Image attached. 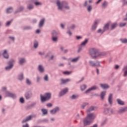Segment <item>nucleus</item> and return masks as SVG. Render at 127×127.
Returning <instances> with one entry per match:
<instances>
[{"label": "nucleus", "instance_id": "nucleus-1", "mask_svg": "<svg viewBox=\"0 0 127 127\" xmlns=\"http://www.w3.org/2000/svg\"><path fill=\"white\" fill-rule=\"evenodd\" d=\"M96 119V114L92 113L88 114L86 118L83 119V123L84 127H87V126H90L91 124L94 123V121Z\"/></svg>", "mask_w": 127, "mask_h": 127}, {"label": "nucleus", "instance_id": "nucleus-2", "mask_svg": "<svg viewBox=\"0 0 127 127\" xmlns=\"http://www.w3.org/2000/svg\"><path fill=\"white\" fill-rule=\"evenodd\" d=\"M45 96L40 94V100L41 103H45V102H48L51 99V93L48 92L45 93Z\"/></svg>", "mask_w": 127, "mask_h": 127}, {"label": "nucleus", "instance_id": "nucleus-3", "mask_svg": "<svg viewBox=\"0 0 127 127\" xmlns=\"http://www.w3.org/2000/svg\"><path fill=\"white\" fill-rule=\"evenodd\" d=\"M68 4L69 3L66 1H62V2L60 1V0H57V5L58 7V9H60L61 10H62L63 7L66 6V5H68Z\"/></svg>", "mask_w": 127, "mask_h": 127}, {"label": "nucleus", "instance_id": "nucleus-4", "mask_svg": "<svg viewBox=\"0 0 127 127\" xmlns=\"http://www.w3.org/2000/svg\"><path fill=\"white\" fill-rule=\"evenodd\" d=\"M104 113L107 116H112V115H115V112L114 109L111 108H106L104 109Z\"/></svg>", "mask_w": 127, "mask_h": 127}, {"label": "nucleus", "instance_id": "nucleus-5", "mask_svg": "<svg viewBox=\"0 0 127 127\" xmlns=\"http://www.w3.org/2000/svg\"><path fill=\"white\" fill-rule=\"evenodd\" d=\"M13 63H14V60L13 59H11L9 61H8L7 63L8 66L5 67V70H6V71H8L10 70V69H12L14 66Z\"/></svg>", "mask_w": 127, "mask_h": 127}, {"label": "nucleus", "instance_id": "nucleus-6", "mask_svg": "<svg viewBox=\"0 0 127 127\" xmlns=\"http://www.w3.org/2000/svg\"><path fill=\"white\" fill-rule=\"evenodd\" d=\"M33 118H36V114L33 115H29L26 117L25 119H23L22 121V124H24V123H26L27 122H29L30 121H32Z\"/></svg>", "mask_w": 127, "mask_h": 127}, {"label": "nucleus", "instance_id": "nucleus-7", "mask_svg": "<svg viewBox=\"0 0 127 127\" xmlns=\"http://www.w3.org/2000/svg\"><path fill=\"white\" fill-rule=\"evenodd\" d=\"M5 94L6 95V97L11 98L13 100H15V99H16V95L15 94V93H14L13 92L6 91L5 92Z\"/></svg>", "mask_w": 127, "mask_h": 127}, {"label": "nucleus", "instance_id": "nucleus-8", "mask_svg": "<svg viewBox=\"0 0 127 127\" xmlns=\"http://www.w3.org/2000/svg\"><path fill=\"white\" fill-rule=\"evenodd\" d=\"M69 92V89L68 88H65L63 90H62L59 94V97L61 98V97H63V96L66 95L67 93Z\"/></svg>", "mask_w": 127, "mask_h": 127}, {"label": "nucleus", "instance_id": "nucleus-9", "mask_svg": "<svg viewBox=\"0 0 127 127\" xmlns=\"http://www.w3.org/2000/svg\"><path fill=\"white\" fill-rule=\"evenodd\" d=\"M60 111V107L57 106L55 107L54 109L50 111L51 115H56L57 113Z\"/></svg>", "mask_w": 127, "mask_h": 127}, {"label": "nucleus", "instance_id": "nucleus-10", "mask_svg": "<svg viewBox=\"0 0 127 127\" xmlns=\"http://www.w3.org/2000/svg\"><path fill=\"white\" fill-rule=\"evenodd\" d=\"M89 64L90 66H91V67H101V64H100V61H96V63H94V62L92 61H90L89 62Z\"/></svg>", "mask_w": 127, "mask_h": 127}, {"label": "nucleus", "instance_id": "nucleus-11", "mask_svg": "<svg viewBox=\"0 0 127 127\" xmlns=\"http://www.w3.org/2000/svg\"><path fill=\"white\" fill-rule=\"evenodd\" d=\"M89 52L91 56H93V55H96V54H99V51L94 48L90 49Z\"/></svg>", "mask_w": 127, "mask_h": 127}, {"label": "nucleus", "instance_id": "nucleus-12", "mask_svg": "<svg viewBox=\"0 0 127 127\" xmlns=\"http://www.w3.org/2000/svg\"><path fill=\"white\" fill-rule=\"evenodd\" d=\"M24 96L26 100H30L32 98V92L31 91H27L25 92Z\"/></svg>", "mask_w": 127, "mask_h": 127}, {"label": "nucleus", "instance_id": "nucleus-13", "mask_svg": "<svg viewBox=\"0 0 127 127\" xmlns=\"http://www.w3.org/2000/svg\"><path fill=\"white\" fill-rule=\"evenodd\" d=\"M96 90H98V86L97 85H94L90 88H89L88 89H87L85 93L86 94L89 93V92H91V91H96Z\"/></svg>", "mask_w": 127, "mask_h": 127}, {"label": "nucleus", "instance_id": "nucleus-14", "mask_svg": "<svg viewBox=\"0 0 127 127\" xmlns=\"http://www.w3.org/2000/svg\"><path fill=\"white\" fill-rule=\"evenodd\" d=\"M97 110H98V107L96 106H91L88 108L86 112L87 113H91V112H93V111H97Z\"/></svg>", "mask_w": 127, "mask_h": 127}, {"label": "nucleus", "instance_id": "nucleus-15", "mask_svg": "<svg viewBox=\"0 0 127 127\" xmlns=\"http://www.w3.org/2000/svg\"><path fill=\"white\" fill-rule=\"evenodd\" d=\"M108 103L110 106L113 105V93H110L108 96Z\"/></svg>", "mask_w": 127, "mask_h": 127}, {"label": "nucleus", "instance_id": "nucleus-16", "mask_svg": "<svg viewBox=\"0 0 127 127\" xmlns=\"http://www.w3.org/2000/svg\"><path fill=\"white\" fill-rule=\"evenodd\" d=\"M44 23H45V18H43L41 19L39 23V28H41V27H43L44 25Z\"/></svg>", "mask_w": 127, "mask_h": 127}, {"label": "nucleus", "instance_id": "nucleus-17", "mask_svg": "<svg viewBox=\"0 0 127 127\" xmlns=\"http://www.w3.org/2000/svg\"><path fill=\"white\" fill-rule=\"evenodd\" d=\"M2 55L5 59H8L9 58V55H8V53H7V51L6 50H4V52Z\"/></svg>", "mask_w": 127, "mask_h": 127}, {"label": "nucleus", "instance_id": "nucleus-18", "mask_svg": "<svg viewBox=\"0 0 127 127\" xmlns=\"http://www.w3.org/2000/svg\"><path fill=\"white\" fill-rule=\"evenodd\" d=\"M100 86L101 87V88L103 89V90H106L107 89L110 88V85L107 84H100Z\"/></svg>", "mask_w": 127, "mask_h": 127}, {"label": "nucleus", "instance_id": "nucleus-19", "mask_svg": "<svg viewBox=\"0 0 127 127\" xmlns=\"http://www.w3.org/2000/svg\"><path fill=\"white\" fill-rule=\"evenodd\" d=\"M127 112V106L124 107L118 111L119 114H124Z\"/></svg>", "mask_w": 127, "mask_h": 127}, {"label": "nucleus", "instance_id": "nucleus-20", "mask_svg": "<svg viewBox=\"0 0 127 127\" xmlns=\"http://www.w3.org/2000/svg\"><path fill=\"white\" fill-rule=\"evenodd\" d=\"M38 70L40 73H44L45 71L44 67H43V66H42L41 64L38 65Z\"/></svg>", "mask_w": 127, "mask_h": 127}, {"label": "nucleus", "instance_id": "nucleus-21", "mask_svg": "<svg viewBox=\"0 0 127 127\" xmlns=\"http://www.w3.org/2000/svg\"><path fill=\"white\" fill-rule=\"evenodd\" d=\"M42 113V116H46L48 115V110L45 108H43L41 110Z\"/></svg>", "mask_w": 127, "mask_h": 127}, {"label": "nucleus", "instance_id": "nucleus-22", "mask_svg": "<svg viewBox=\"0 0 127 127\" xmlns=\"http://www.w3.org/2000/svg\"><path fill=\"white\" fill-rule=\"evenodd\" d=\"M97 24H98V22H97V21H94V24L92 26L91 30L95 31V30H96V29L97 28V26H98Z\"/></svg>", "mask_w": 127, "mask_h": 127}, {"label": "nucleus", "instance_id": "nucleus-23", "mask_svg": "<svg viewBox=\"0 0 127 127\" xmlns=\"http://www.w3.org/2000/svg\"><path fill=\"white\" fill-rule=\"evenodd\" d=\"M106 94H107V91H102L100 94V97L101 100H105V97L106 96Z\"/></svg>", "mask_w": 127, "mask_h": 127}, {"label": "nucleus", "instance_id": "nucleus-24", "mask_svg": "<svg viewBox=\"0 0 127 127\" xmlns=\"http://www.w3.org/2000/svg\"><path fill=\"white\" fill-rule=\"evenodd\" d=\"M23 9H24V7L23 6H20L18 10H16L14 12V14H16V13H18L19 12H21V11H23Z\"/></svg>", "mask_w": 127, "mask_h": 127}, {"label": "nucleus", "instance_id": "nucleus-25", "mask_svg": "<svg viewBox=\"0 0 127 127\" xmlns=\"http://www.w3.org/2000/svg\"><path fill=\"white\" fill-rule=\"evenodd\" d=\"M117 102L118 105H120V106H125V102H124L120 99H117Z\"/></svg>", "mask_w": 127, "mask_h": 127}, {"label": "nucleus", "instance_id": "nucleus-26", "mask_svg": "<svg viewBox=\"0 0 127 127\" xmlns=\"http://www.w3.org/2000/svg\"><path fill=\"white\" fill-rule=\"evenodd\" d=\"M68 82H70V80H61L60 83V85H65V84H67Z\"/></svg>", "mask_w": 127, "mask_h": 127}, {"label": "nucleus", "instance_id": "nucleus-27", "mask_svg": "<svg viewBox=\"0 0 127 127\" xmlns=\"http://www.w3.org/2000/svg\"><path fill=\"white\" fill-rule=\"evenodd\" d=\"M78 98H79V95L76 94H73L69 97V99H70V100H76Z\"/></svg>", "mask_w": 127, "mask_h": 127}, {"label": "nucleus", "instance_id": "nucleus-28", "mask_svg": "<svg viewBox=\"0 0 127 127\" xmlns=\"http://www.w3.org/2000/svg\"><path fill=\"white\" fill-rule=\"evenodd\" d=\"M13 11V8L12 7H9L6 9L7 13H11Z\"/></svg>", "mask_w": 127, "mask_h": 127}, {"label": "nucleus", "instance_id": "nucleus-29", "mask_svg": "<svg viewBox=\"0 0 127 127\" xmlns=\"http://www.w3.org/2000/svg\"><path fill=\"white\" fill-rule=\"evenodd\" d=\"M88 42H89V39H85V40L80 44V45L81 46H85Z\"/></svg>", "mask_w": 127, "mask_h": 127}, {"label": "nucleus", "instance_id": "nucleus-30", "mask_svg": "<svg viewBox=\"0 0 127 127\" xmlns=\"http://www.w3.org/2000/svg\"><path fill=\"white\" fill-rule=\"evenodd\" d=\"M33 47L34 49H37V47H38V42L36 41V40H35L34 41V46Z\"/></svg>", "mask_w": 127, "mask_h": 127}, {"label": "nucleus", "instance_id": "nucleus-31", "mask_svg": "<svg viewBox=\"0 0 127 127\" xmlns=\"http://www.w3.org/2000/svg\"><path fill=\"white\" fill-rule=\"evenodd\" d=\"M118 26V23L115 22L111 25V30H114Z\"/></svg>", "mask_w": 127, "mask_h": 127}, {"label": "nucleus", "instance_id": "nucleus-32", "mask_svg": "<svg viewBox=\"0 0 127 127\" xmlns=\"http://www.w3.org/2000/svg\"><path fill=\"white\" fill-rule=\"evenodd\" d=\"M105 29H106L107 30H110V23L108 22L103 27Z\"/></svg>", "mask_w": 127, "mask_h": 127}, {"label": "nucleus", "instance_id": "nucleus-33", "mask_svg": "<svg viewBox=\"0 0 127 127\" xmlns=\"http://www.w3.org/2000/svg\"><path fill=\"white\" fill-rule=\"evenodd\" d=\"M108 2L107 1H104L102 3V8H106L108 6Z\"/></svg>", "mask_w": 127, "mask_h": 127}, {"label": "nucleus", "instance_id": "nucleus-34", "mask_svg": "<svg viewBox=\"0 0 127 127\" xmlns=\"http://www.w3.org/2000/svg\"><path fill=\"white\" fill-rule=\"evenodd\" d=\"M24 63H25V59L21 58L19 61V64L22 65Z\"/></svg>", "mask_w": 127, "mask_h": 127}, {"label": "nucleus", "instance_id": "nucleus-35", "mask_svg": "<svg viewBox=\"0 0 127 127\" xmlns=\"http://www.w3.org/2000/svg\"><path fill=\"white\" fill-rule=\"evenodd\" d=\"M36 105V103L34 102V103H32L31 105L28 106L27 109L28 110H29V109H31V108H33V107H34Z\"/></svg>", "mask_w": 127, "mask_h": 127}, {"label": "nucleus", "instance_id": "nucleus-36", "mask_svg": "<svg viewBox=\"0 0 127 127\" xmlns=\"http://www.w3.org/2000/svg\"><path fill=\"white\" fill-rule=\"evenodd\" d=\"M92 9L93 7H92V5H89L87 7V10L88 12H91Z\"/></svg>", "mask_w": 127, "mask_h": 127}, {"label": "nucleus", "instance_id": "nucleus-37", "mask_svg": "<svg viewBox=\"0 0 127 127\" xmlns=\"http://www.w3.org/2000/svg\"><path fill=\"white\" fill-rule=\"evenodd\" d=\"M27 8L28 9H29V10H31V9H33V8H34V6H33V5H32L31 4H29L27 6Z\"/></svg>", "mask_w": 127, "mask_h": 127}, {"label": "nucleus", "instance_id": "nucleus-38", "mask_svg": "<svg viewBox=\"0 0 127 127\" xmlns=\"http://www.w3.org/2000/svg\"><path fill=\"white\" fill-rule=\"evenodd\" d=\"M52 35L53 36H57V35H58V33L57 32V31H56V30H54L52 31Z\"/></svg>", "mask_w": 127, "mask_h": 127}, {"label": "nucleus", "instance_id": "nucleus-39", "mask_svg": "<svg viewBox=\"0 0 127 127\" xmlns=\"http://www.w3.org/2000/svg\"><path fill=\"white\" fill-rule=\"evenodd\" d=\"M79 59H80V57H77L76 58H73L71 60V62H72V63L77 62V61H78V60H79Z\"/></svg>", "mask_w": 127, "mask_h": 127}, {"label": "nucleus", "instance_id": "nucleus-40", "mask_svg": "<svg viewBox=\"0 0 127 127\" xmlns=\"http://www.w3.org/2000/svg\"><path fill=\"white\" fill-rule=\"evenodd\" d=\"M52 39L54 42H57L58 41V37L57 36H53Z\"/></svg>", "mask_w": 127, "mask_h": 127}, {"label": "nucleus", "instance_id": "nucleus-41", "mask_svg": "<svg viewBox=\"0 0 127 127\" xmlns=\"http://www.w3.org/2000/svg\"><path fill=\"white\" fill-rule=\"evenodd\" d=\"M63 74L64 75H70V74H72V71H69L68 70L64 71L63 72Z\"/></svg>", "mask_w": 127, "mask_h": 127}, {"label": "nucleus", "instance_id": "nucleus-42", "mask_svg": "<svg viewBox=\"0 0 127 127\" xmlns=\"http://www.w3.org/2000/svg\"><path fill=\"white\" fill-rule=\"evenodd\" d=\"M80 89L81 91H84V90H85V89H87V85H86L85 84H83L81 85L80 87Z\"/></svg>", "mask_w": 127, "mask_h": 127}, {"label": "nucleus", "instance_id": "nucleus-43", "mask_svg": "<svg viewBox=\"0 0 127 127\" xmlns=\"http://www.w3.org/2000/svg\"><path fill=\"white\" fill-rule=\"evenodd\" d=\"M120 41H121L122 43H124L125 44H126L127 43V38L121 39Z\"/></svg>", "mask_w": 127, "mask_h": 127}, {"label": "nucleus", "instance_id": "nucleus-44", "mask_svg": "<svg viewBox=\"0 0 127 127\" xmlns=\"http://www.w3.org/2000/svg\"><path fill=\"white\" fill-rule=\"evenodd\" d=\"M30 29H32V28L30 26H28L24 27V30H30Z\"/></svg>", "mask_w": 127, "mask_h": 127}, {"label": "nucleus", "instance_id": "nucleus-45", "mask_svg": "<svg viewBox=\"0 0 127 127\" xmlns=\"http://www.w3.org/2000/svg\"><path fill=\"white\" fill-rule=\"evenodd\" d=\"M89 105V103H83L81 105V109H85V107L86 106H88Z\"/></svg>", "mask_w": 127, "mask_h": 127}, {"label": "nucleus", "instance_id": "nucleus-46", "mask_svg": "<svg viewBox=\"0 0 127 127\" xmlns=\"http://www.w3.org/2000/svg\"><path fill=\"white\" fill-rule=\"evenodd\" d=\"M34 4L35 5H36V6H38V5H42V3L38 1H37L36 2H35Z\"/></svg>", "mask_w": 127, "mask_h": 127}, {"label": "nucleus", "instance_id": "nucleus-47", "mask_svg": "<svg viewBox=\"0 0 127 127\" xmlns=\"http://www.w3.org/2000/svg\"><path fill=\"white\" fill-rule=\"evenodd\" d=\"M107 121H108L107 119H105V120L101 123V126L104 127V126L107 124Z\"/></svg>", "mask_w": 127, "mask_h": 127}, {"label": "nucleus", "instance_id": "nucleus-48", "mask_svg": "<svg viewBox=\"0 0 127 127\" xmlns=\"http://www.w3.org/2000/svg\"><path fill=\"white\" fill-rule=\"evenodd\" d=\"M18 80H23V73L19 75Z\"/></svg>", "mask_w": 127, "mask_h": 127}, {"label": "nucleus", "instance_id": "nucleus-49", "mask_svg": "<svg viewBox=\"0 0 127 127\" xmlns=\"http://www.w3.org/2000/svg\"><path fill=\"white\" fill-rule=\"evenodd\" d=\"M24 98H23V97H21L19 99V102L21 103V104H24Z\"/></svg>", "mask_w": 127, "mask_h": 127}, {"label": "nucleus", "instance_id": "nucleus-50", "mask_svg": "<svg viewBox=\"0 0 127 127\" xmlns=\"http://www.w3.org/2000/svg\"><path fill=\"white\" fill-rule=\"evenodd\" d=\"M46 107H47V108H52V107H53V105L52 103H49L46 104Z\"/></svg>", "mask_w": 127, "mask_h": 127}, {"label": "nucleus", "instance_id": "nucleus-51", "mask_svg": "<svg viewBox=\"0 0 127 127\" xmlns=\"http://www.w3.org/2000/svg\"><path fill=\"white\" fill-rule=\"evenodd\" d=\"M48 122H49V120L47 119H44L41 120V123H48Z\"/></svg>", "mask_w": 127, "mask_h": 127}, {"label": "nucleus", "instance_id": "nucleus-52", "mask_svg": "<svg viewBox=\"0 0 127 127\" xmlns=\"http://www.w3.org/2000/svg\"><path fill=\"white\" fill-rule=\"evenodd\" d=\"M26 83L27 84V85H28V86H30V85H31V81H30V80H26Z\"/></svg>", "mask_w": 127, "mask_h": 127}, {"label": "nucleus", "instance_id": "nucleus-53", "mask_svg": "<svg viewBox=\"0 0 127 127\" xmlns=\"http://www.w3.org/2000/svg\"><path fill=\"white\" fill-rule=\"evenodd\" d=\"M126 25H127V23H121L120 24V27H125Z\"/></svg>", "mask_w": 127, "mask_h": 127}, {"label": "nucleus", "instance_id": "nucleus-54", "mask_svg": "<svg viewBox=\"0 0 127 127\" xmlns=\"http://www.w3.org/2000/svg\"><path fill=\"white\" fill-rule=\"evenodd\" d=\"M12 20L11 21H8L5 24L6 26H9V25L11 24Z\"/></svg>", "mask_w": 127, "mask_h": 127}, {"label": "nucleus", "instance_id": "nucleus-55", "mask_svg": "<svg viewBox=\"0 0 127 127\" xmlns=\"http://www.w3.org/2000/svg\"><path fill=\"white\" fill-rule=\"evenodd\" d=\"M98 57H99L98 54L96 56H91L92 59H97Z\"/></svg>", "mask_w": 127, "mask_h": 127}, {"label": "nucleus", "instance_id": "nucleus-56", "mask_svg": "<svg viewBox=\"0 0 127 127\" xmlns=\"http://www.w3.org/2000/svg\"><path fill=\"white\" fill-rule=\"evenodd\" d=\"M82 50L83 48L82 47V46L79 47L78 50H77V53H80V52H81V51H82Z\"/></svg>", "mask_w": 127, "mask_h": 127}, {"label": "nucleus", "instance_id": "nucleus-57", "mask_svg": "<svg viewBox=\"0 0 127 127\" xmlns=\"http://www.w3.org/2000/svg\"><path fill=\"white\" fill-rule=\"evenodd\" d=\"M64 8H65V9H66L67 10H69L70 9V6L68 5H66L64 7Z\"/></svg>", "mask_w": 127, "mask_h": 127}, {"label": "nucleus", "instance_id": "nucleus-58", "mask_svg": "<svg viewBox=\"0 0 127 127\" xmlns=\"http://www.w3.org/2000/svg\"><path fill=\"white\" fill-rule=\"evenodd\" d=\"M98 55V56H104V55L106 54V53L104 52H102V53H100V54H97Z\"/></svg>", "mask_w": 127, "mask_h": 127}, {"label": "nucleus", "instance_id": "nucleus-59", "mask_svg": "<svg viewBox=\"0 0 127 127\" xmlns=\"http://www.w3.org/2000/svg\"><path fill=\"white\" fill-rule=\"evenodd\" d=\"M9 38L11 39L12 41H13V42H14V40H15V38H14V37L9 36Z\"/></svg>", "mask_w": 127, "mask_h": 127}, {"label": "nucleus", "instance_id": "nucleus-60", "mask_svg": "<svg viewBox=\"0 0 127 127\" xmlns=\"http://www.w3.org/2000/svg\"><path fill=\"white\" fill-rule=\"evenodd\" d=\"M76 38L77 40H80V39H82V36H76Z\"/></svg>", "mask_w": 127, "mask_h": 127}, {"label": "nucleus", "instance_id": "nucleus-61", "mask_svg": "<svg viewBox=\"0 0 127 127\" xmlns=\"http://www.w3.org/2000/svg\"><path fill=\"white\" fill-rule=\"evenodd\" d=\"M66 33L67 34H69V35H70V36H71V35H72V32H71V31L70 30H68L67 32Z\"/></svg>", "mask_w": 127, "mask_h": 127}, {"label": "nucleus", "instance_id": "nucleus-62", "mask_svg": "<svg viewBox=\"0 0 127 127\" xmlns=\"http://www.w3.org/2000/svg\"><path fill=\"white\" fill-rule=\"evenodd\" d=\"M76 27V25H75V24H72L70 27V28H71V29L74 30V29Z\"/></svg>", "mask_w": 127, "mask_h": 127}, {"label": "nucleus", "instance_id": "nucleus-63", "mask_svg": "<svg viewBox=\"0 0 127 127\" xmlns=\"http://www.w3.org/2000/svg\"><path fill=\"white\" fill-rule=\"evenodd\" d=\"M44 80H48V75L46 74L44 77Z\"/></svg>", "mask_w": 127, "mask_h": 127}, {"label": "nucleus", "instance_id": "nucleus-64", "mask_svg": "<svg viewBox=\"0 0 127 127\" xmlns=\"http://www.w3.org/2000/svg\"><path fill=\"white\" fill-rule=\"evenodd\" d=\"M127 70H126L124 71V77H127Z\"/></svg>", "mask_w": 127, "mask_h": 127}]
</instances>
